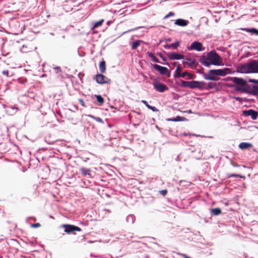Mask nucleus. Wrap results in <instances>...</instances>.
Here are the masks:
<instances>
[{
  "label": "nucleus",
  "instance_id": "1",
  "mask_svg": "<svg viewBox=\"0 0 258 258\" xmlns=\"http://www.w3.org/2000/svg\"><path fill=\"white\" fill-rule=\"evenodd\" d=\"M180 85L181 87H187L191 89H198L200 90H209L217 87V84L214 82H209L207 84L203 81H186L182 80L180 81Z\"/></svg>",
  "mask_w": 258,
  "mask_h": 258
},
{
  "label": "nucleus",
  "instance_id": "2",
  "mask_svg": "<svg viewBox=\"0 0 258 258\" xmlns=\"http://www.w3.org/2000/svg\"><path fill=\"white\" fill-rule=\"evenodd\" d=\"M200 62L205 67H209L211 64L220 66L222 59L219 55L215 51L212 50L208 52L206 55H202Z\"/></svg>",
  "mask_w": 258,
  "mask_h": 258
},
{
  "label": "nucleus",
  "instance_id": "3",
  "mask_svg": "<svg viewBox=\"0 0 258 258\" xmlns=\"http://www.w3.org/2000/svg\"><path fill=\"white\" fill-rule=\"evenodd\" d=\"M240 70L243 73H258V59L249 60L241 66Z\"/></svg>",
  "mask_w": 258,
  "mask_h": 258
},
{
  "label": "nucleus",
  "instance_id": "4",
  "mask_svg": "<svg viewBox=\"0 0 258 258\" xmlns=\"http://www.w3.org/2000/svg\"><path fill=\"white\" fill-rule=\"evenodd\" d=\"M229 80L232 81L234 84L240 86L236 88V90L241 92H249L250 87L246 83V81L241 78L230 77Z\"/></svg>",
  "mask_w": 258,
  "mask_h": 258
},
{
  "label": "nucleus",
  "instance_id": "5",
  "mask_svg": "<svg viewBox=\"0 0 258 258\" xmlns=\"http://www.w3.org/2000/svg\"><path fill=\"white\" fill-rule=\"evenodd\" d=\"M94 79L99 84H110L111 80L101 74H97L94 77Z\"/></svg>",
  "mask_w": 258,
  "mask_h": 258
},
{
  "label": "nucleus",
  "instance_id": "6",
  "mask_svg": "<svg viewBox=\"0 0 258 258\" xmlns=\"http://www.w3.org/2000/svg\"><path fill=\"white\" fill-rule=\"evenodd\" d=\"M231 70L229 68H224L223 69L210 70V73H213L215 76H225L227 74L231 73Z\"/></svg>",
  "mask_w": 258,
  "mask_h": 258
},
{
  "label": "nucleus",
  "instance_id": "7",
  "mask_svg": "<svg viewBox=\"0 0 258 258\" xmlns=\"http://www.w3.org/2000/svg\"><path fill=\"white\" fill-rule=\"evenodd\" d=\"M153 68L158 71L161 75H166L168 77H170V71L168 69L164 67L159 66L157 64H154L153 65Z\"/></svg>",
  "mask_w": 258,
  "mask_h": 258
},
{
  "label": "nucleus",
  "instance_id": "8",
  "mask_svg": "<svg viewBox=\"0 0 258 258\" xmlns=\"http://www.w3.org/2000/svg\"><path fill=\"white\" fill-rule=\"evenodd\" d=\"M188 50H196L198 51H201L205 50V48L203 47L202 44L198 41L193 42L190 46L187 47Z\"/></svg>",
  "mask_w": 258,
  "mask_h": 258
},
{
  "label": "nucleus",
  "instance_id": "9",
  "mask_svg": "<svg viewBox=\"0 0 258 258\" xmlns=\"http://www.w3.org/2000/svg\"><path fill=\"white\" fill-rule=\"evenodd\" d=\"M62 227L65 228L64 231L68 233H71L75 231H81L80 228L72 225L64 224L62 225Z\"/></svg>",
  "mask_w": 258,
  "mask_h": 258
},
{
  "label": "nucleus",
  "instance_id": "10",
  "mask_svg": "<svg viewBox=\"0 0 258 258\" xmlns=\"http://www.w3.org/2000/svg\"><path fill=\"white\" fill-rule=\"evenodd\" d=\"M154 89L159 92L162 93L168 90L167 86L159 82H155L153 84Z\"/></svg>",
  "mask_w": 258,
  "mask_h": 258
},
{
  "label": "nucleus",
  "instance_id": "11",
  "mask_svg": "<svg viewBox=\"0 0 258 258\" xmlns=\"http://www.w3.org/2000/svg\"><path fill=\"white\" fill-rule=\"evenodd\" d=\"M243 115L245 116H250L252 120H255L258 116V112L250 109L243 111Z\"/></svg>",
  "mask_w": 258,
  "mask_h": 258
},
{
  "label": "nucleus",
  "instance_id": "12",
  "mask_svg": "<svg viewBox=\"0 0 258 258\" xmlns=\"http://www.w3.org/2000/svg\"><path fill=\"white\" fill-rule=\"evenodd\" d=\"M167 56L169 59L170 60H180L181 59H183L184 57V56L182 54L178 53L176 52H168L167 54Z\"/></svg>",
  "mask_w": 258,
  "mask_h": 258
},
{
  "label": "nucleus",
  "instance_id": "13",
  "mask_svg": "<svg viewBox=\"0 0 258 258\" xmlns=\"http://www.w3.org/2000/svg\"><path fill=\"white\" fill-rule=\"evenodd\" d=\"M187 61L183 60L182 63L185 67L186 66H188L191 69H195L197 66V62L195 59L186 58Z\"/></svg>",
  "mask_w": 258,
  "mask_h": 258
},
{
  "label": "nucleus",
  "instance_id": "14",
  "mask_svg": "<svg viewBox=\"0 0 258 258\" xmlns=\"http://www.w3.org/2000/svg\"><path fill=\"white\" fill-rule=\"evenodd\" d=\"M214 76L215 75L213 73H210V70L208 74H204L203 75L204 78L206 80L217 81L219 78L215 77Z\"/></svg>",
  "mask_w": 258,
  "mask_h": 258
},
{
  "label": "nucleus",
  "instance_id": "15",
  "mask_svg": "<svg viewBox=\"0 0 258 258\" xmlns=\"http://www.w3.org/2000/svg\"><path fill=\"white\" fill-rule=\"evenodd\" d=\"M188 23H189V22L187 20H184L182 19H177L175 21V22H174V24H175L177 26H182V27H184V26H187Z\"/></svg>",
  "mask_w": 258,
  "mask_h": 258
},
{
  "label": "nucleus",
  "instance_id": "16",
  "mask_svg": "<svg viewBox=\"0 0 258 258\" xmlns=\"http://www.w3.org/2000/svg\"><path fill=\"white\" fill-rule=\"evenodd\" d=\"M82 174L84 176H89L91 177V169H87L84 167H81L80 169Z\"/></svg>",
  "mask_w": 258,
  "mask_h": 258
},
{
  "label": "nucleus",
  "instance_id": "17",
  "mask_svg": "<svg viewBox=\"0 0 258 258\" xmlns=\"http://www.w3.org/2000/svg\"><path fill=\"white\" fill-rule=\"evenodd\" d=\"M252 145L251 143L247 142H242L239 144V148L241 150H245L252 147Z\"/></svg>",
  "mask_w": 258,
  "mask_h": 258
},
{
  "label": "nucleus",
  "instance_id": "18",
  "mask_svg": "<svg viewBox=\"0 0 258 258\" xmlns=\"http://www.w3.org/2000/svg\"><path fill=\"white\" fill-rule=\"evenodd\" d=\"M185 118L183 117H180L179 116H177L176 117L173 118H168L166 119L167 121H183L185 120Z\"/></svg>",
  "mask_w": 258,
  "mask_h": 258
},
{
  "label": "nucleus",
  "instance_id": "19",
  "mask_svg": "<svg viewBox=\"0 0 258 258\" xmlns=\"http://www.w3.org/2000/svg\"><path fill=\"white\" fill-rule=\"evenodd\" d=\"M247 93H250L254 95H258V86L253 85L252 86V89L250 88L249 92H248Z\"/></svg>",
  "mask_w": 258,
  "mask_h": 258
},
{
  "label": "nucleus",
  "instance_id": "20",
  "mask_svg": "<svg viewBox=\"0 0 258 258\" xmlns=\"http://www.w3.org/2000/svg\"><path fill=\"white\" fill-rule=\"evenodd\" d=\"M142 102L144 103L147 107L152 110L153 111L157 112L158 111V109L156 107L150 105L147 101L143 100H142Z\"/></svg>",
  "mask_w": 258,
  "mask_h": 258
},
{
  "label": "nucleus",
  "instance_id": "21",
  "mask_svg": "<svg viewBox=\"0 0 258 258\" xmlns=\"http://www.w3.org/2000/svg\"><path fill=\"white\" fill-rule=\"evenodd\" d=\"M99 67V70H100L101 73L103 74L105 72L106 64H105V62L104 60H103L100 62Z\"/></svg>",
  "mask_w": 258,
  "mask_h": 258
},
{
  "label": "nucleus",
  "instance_id": "22",
  "mask_svg": "<svg viewBox=\"0 0 258 258\" xmlns=\"http://www.w3.org/2000/svg\"><path fill=\"white\" fill-rule=\"evenodd\" d=\"M242 30L245 31L247 32H250L251 34H254L256 35H258V30H256L255 28H243L242 29Z\"/></svg>",
  "mask_w": 258,
  "mask_h": 258
},
{
  "label": "nucleus",
  "instance_id": "23",
  "mask_svg": "<svg viewBox=\"0 0 258 258\" xmlns=\"http://www.w3.org/2000/svg\"><path fill=\"white\" fill-rule=\"evenodd\" d=\"M135 220V217L133 215H129L126 218V221L130 224H133Z\"/></svg>",
  "mask_w": 258,
  "mask_h": 258
},
{
  "label": "nucleus",
  "instance_id": "24",
  "mask_svg": "<svg viewBox=\"0 0 258 258\" xmlns=\"http://www.w3.org/2000/svg\"><path fill=\"white\" fill-rule=\"evenodd\" d=\"M148 55L152 59V60L154 62L161 63V62L159 60V59L155 56V55L150 52H147Z\"/></svg>",
  "mask_w": 258,
  "mask_h": 258
},
{
  "label": "nucleus",
  "instance_id": "25",
  "mask_svg": "<svg viewBox=\"0 0 258 258\" xmlns=\"http://www.w3.org/2000/svg\"><path fill=\"white\" fill-rule=\"evenodd\" d=\"M211 212L213 215L217 216L221 213V210L220 208H214L211 210Z\"/></svg>",
  "mask_w": 258,
  "mask_h": 258
},
{
  "label": "nucleus",
  "instance_id": "26",
  "mask_svg": "<svg viewBox=\"0 0 258 258\" xmlns=\"http://www.w3.org/2000/svg\"><path fill=\"white\" fill-rule=\"evenodd\" d=\"M97 99V101L99 105H102L104 102V98L100 95H95Z\"/></svg>",
  "mask_w": 258,
  "mask_h": 258
},
{
  "label": "nucleus",
  "instance_id": "27",
  "mask_svg": "<svg viewBox=\"0 0 258 258\" xmlns=\"http://www.w3.org/2000/svg\"><path fill=\"white\" fill-rule=\"evenodd\" d=\"M179 42H176L170 44L169 45H167V46H165V48H173L174 49H175L179 46Z\"/></svg>",
  "mask_w": 258,
  "mask_h": 258
},
{
  "label": "nucleus",
  "instance_id": "28",
  "mask_svg": "<svg viewBox=\"0 0 258 258\" xmlns=\"http://www.w3.org/2000/svg\"><path fill=\"white\" fill-rule=\"evenodd\" d=\"M141 42H142V41L140 40H138L133 42L132 46V48L133 49H137V48L140 45Z\"/></svg>",
  "mask_w": 258,
  "mask_h": 258
},
{
  "label": "nucleus",
  "instance_id": "29",
  "mask_svg": "<svg viewBox=\"0 0 258 258\" xmlns=\"http://www.w3.org/2000/svg\"><path fill=\"white\" fill-rule=\"evenodd\" d=\"M104 22V20L101 19L97 22H95L93 23V28H97L102 25V23Z\"/></svg>",
  "mask_w": 258,
  "mask_h": 258
},
{
  "label": "nucleus",
  "instance_id": "30",
  "mask_svg": "<svg viewBox=\"0 0 258 258\" xmlns=\"http://www.w3.org/2000/svg\"><path fill=\"white\" fill-rule=\"evenodd\" d=\"M89 116L91 118H92V119H93L94 120H95V121H96L97 122L102 123H103V121L102 119L99 117H95L92 115H89Z\"/></svg>",
  "mask_w": 258,
  "mask_h": 258
},
{
  "label": "nucleus",
  "instance_id": "31",
  "mask_svg": "<svg viewBox=\"0 0 258 258\" xmlns=\"http://www.w3.org/2000/svg\"><path fill=\"white\" fill-rule=\"evenodd\" d=\"M182 70V68L180 67V66H178L174 74V77H179V74H181L180 72Z\"/></svg>",
  "mask_w": 258,
  "mask_h": 258
},
{
  "label": "nucleus",
  "instance_id": "32",
  "mask_svg": "<svg viewBox=\"0 0 258 258\" xmlns=\"http://www.w3.org/2000/svg\"><path fill=\"white\" fill-rule=\"evenodd\" d=\"M240 177V178H245V176H241V175H239V174H236L232 173V174H229L228 175V177Z\"/></svg>",
  "mask_w": 258,
  "mask_h": 258
},
{
  "label": "nucleus",
  "instance_id": "33",
  "mask_svg": "<svg viewBox=\"0 0 258 258\" xmlns=\"http://www.w3.org/2000/svg\"><path fill=\"white\" fill-rule=\"evenodd\" d=\"M20 51L23 53H26L30 51L29 49L27 48V46H25V45H23L22 47L20 48Z\"/></svg>",
  "mask_w": 258,
  "mask_h": 258
},
{
  "label": "nucleus",
  "instance_id": "34",
  "mask_svg": "<svg viewBox=\"0 0 258 258\" xmlns=\"http://www.w3.org/2000/svg\"><path fill=\"white\" fill-rule=\"evenodd\" d=\"M187 79H189V80L194 79L196 78V76L194 74H191V73H189L188 72H187Z\"/></svg>",
  "mask_w": 258,
  "mask_h": 258
},
{
  "label": "nucleus",
  "instance_id": "35",
  "mask_svg": "<svg viewBox=\"0 0 258 258\" xmlns=\"http://www.w3.org/2000/svg\"><path fill=\"white\" fill-rule=\"evenodd\" d=\"M187 72L185 71L184 72H183L182 73L179 74V77L178 78H185L186 76H187Z\"/></svg>",
  "mask_w": 258,
  "mask_h": 258
},
{
  "label": "nucleus",
  "instance_id": "36",
  "mask_svg": "<svg viewBox=\"0 0 258 258\" xmlns=\"http://www.w3.org/2000/svg\"><path fill=\"white\" fill-rule=\"evenodd\" d=\"M175 14L173 13V12H169L167 15H166L165 17H164V19H167L169 17H171V16H174Z\"/></svg>",
  "mask_w": 258,
  "mask_h": 258
},
{
  "label": "nucleus",
  "instance_id": "37",
  "mask_svg": "<svg viewBox=\"0 0 258 258\" xmlns=\"http://www.w3.org/2000/svg\"><path fill=\"white\" fill-rule=\"evenodd\" d=\"M18 80V81L19 82V83H22V84H24L25 82H27V80L26 79H24V78H19L18 79H17Z\"/></svg>",
  "mask_w": 258,
  "mask_h": 258
},
{
  "label": "nucleus",
  "instance_id": "38",
  "mask_svg": "<svg viewBox=\"0 0 258 258\" xmlns=\"http://www.w3.org/2000/svg\"><path fill=\"white\" fill-rule=\"evenodd\" d=\"M31 226V227H33V228H38L40 226V224L39 223H34V224H32Z\"/></svg>",
  "mask_w": 258,
  "mask_h": 258
},
{
  "label": "nucleus",
  "instance_id": "39",
  "mask_svg": "<svg viewBox=\"0 0 258 258\" xmlns=\"http://www.w3.org/2000/svg\"><path fill=\"white\" fill-rule=\"evenodd\" d=\"M159 192L163 196H165L167 193V190L166 189H164V190H161L160 191H159Z\"/></svg>",
  "mask_w": 258,
  "mask_h": 258
},
{
  "label": "nucleus",
  "instance_id": "40",
  "mask_svg": "<svg viewBox=\"0 0 258 258\" xmlns=\"http://www.w3.org/2000/svg\"><path fill=\"white\" fill-rule=\"evenodd\" d=\"M249 82H250V83H255V84H258V80H255V79H250L249 80Z\"/></svg>",
  "mask_w": 258,
  "mask_h": 258
},
{
  "label": "nucleus",
  "instance_id": "41",
  "mask_svg": "<svg viewBox=\"0 0 258 258\" xmlns=\"http://www.w3.org/2000/svg\"><path fill=\"white\" fill-rule=\"evenodd\" d=\"M54 69L55 70L56 73H58L59 72H61L60 68L58 67H55Z\"/></svg>",
  "mask_w": 258,
  "mask_h": 258
},
{
  "label": "nucleus",
  "instance_id": "42",
  "mask_svg": "<svg viewBox=\"0 0 258 258\" xmlns=\"http://www.w3.org/2000/svg\"><path fill=\"white\" fill-rule=\"evenodd\" d=\"M27 70L25 69H23L22 67H19V72L22 73L23 72H24L25 73L27 72Z\"/></svg>",
  "mask_w": 258,
  "mask_h": 258
},
{
  "label": "nucleus",
  "instance_id": "43",
  "mask_svg": "<svg viewBox=\"0 0 258 258\" xmlns=\"http://www.w3.org/2000/svg\"><path fill=\"white\" fill-rule=\"evenodd\" d=\"M79 101L81 103V105L83 106H85V102L82 99H79Z\"/></svg>",
  "mask_w": 258,
  "mask_h": 258
},
{
  "label": "nucleus",
  "instance_id": "44",
  "mask_svg": "<svg viewBox=\"0 0 258 258\" xmlns=\"http://www.w3.org/2000/svg\"><path fill=\"white\" fill-rule=\"evenodd\" d=\"M182 256L184 258H191L185 254H182Z\"/></svg>",
  "mask_w": 258,
  "mask_h": 258
},
{
  "label": "nucleus",
  "instance_id": "45",
  "mask_svg": "<svg viewBox=\"0 0 258 258\" xmlns=\"http://www.w3.org/2000/svg\"><path fill=\"white\" fill-rule=\"evenodd\" d=\"M3 74H4V75H8V71H4L3 72Z\"/></svg>",
  "mask_w": 258,
  "mask_h": 258
},
{
  "label": "nucleus",
  "instance_id": "46",
  "mask_svg": "<svg viewBox=\"0 0 258 258\" xmlns=\"http://www.w3.org/2000/svg\"><path fill=\"white\" fill-rule=\"evenodd\" d=\"M139 28H139H135V29L128 30V31H127V32H131V31H135V30H136L138 29Z\"/></svg>",
  "mask_w": 258,
  "mask_h": 258
},
{
  "label": "nucleus",
  "instance_id": "47",
  "mask_svg": "<svg viewBox=\"0 0 258 258\" xmlns=\"http://www.w3.org/2000/svg\"><path fill=\"white\" fill-rule=\"evenodd\" d=\"M161 58L163 61H166V58L164 56H162Z\"/></svg>",
  "mask_w": 258,
  "mask_h": 258
},
{
  "label": "nucleus",
  "instance_id": "48",
  "mask_svg": "<svg viewBox=\"0 0 258 258\" xmlns=\"http://www.w3.org/2000/svg\"><path fill=\"white\" fill-rule=\"evenodd\" d=\"M145 258H149V256L148 255H146Z\"/></svg>",
  "mask_w": 258,
  "mask_h": 258
},
{
  "label": "nucleus",
  "instance_id": "49",
  "mask_svg": "<svg viewBox=\"0 0 258 258\" xmlns=\"http://www.w3.org/2000/svg\"><path fill=\"white\" fill-rule=\"evenodd\" d=\"M159 56H160V57H161V56H162L163 55L162 54H160Z\"/></svg>",
  "mask_w": 258,
  "mask_h": 258
},
{
  "label": "nucleus",
  "instance_id": "50",
  "mask_svg": "<svg viewBox=\"0 0 258 258\" xmlns=\"http://www.w3.org/2000/svg\"><path fill=\"white\" fill-rule=\"evenodd\" d=\"M165 64L169 66V64L168 63H166Z\"/></svg>",
  "mask_w": 258,
  "mask_h": 258
},
{
  "label": "nucleus",
  "instance_id": "51",
  "mask_svg": "<svg viewBox=\"0 0 258 258\" xmlns=\"http://www.w3.org/2000/svg\"><path fill=\"white\" fill-rule=\"evenodd\" d=\"M12 109L14 110L16 109V108L15 107H12Z\"/></svg>",
  "mask_w": 258,
  "mask_h": 258
},
{
  "label": "nucleus",
  "instance_id": "52",
  "mask_svg": "<svg viewBox=\"0 0 258 258\" xmlns=\"http://www.w3.org/2000/svg\"><path fill=\"white\" fill-rule=\"evenodd\" d=\"M109 23H110V22H109V21H108V22H107V24H108V25H109Z\"/></svg>",
  "mask_w": 258,
  "mask_h": 258
},
{
  "label": "nucleus",
  "instance_id": "53",
  "mask_svg": "<svg viewBox=\"0 0 258 258\" xmlns=\"http://www.w3.org/2000/svg\"><path fill=\"white\" fill-rule=\"evenodd\" d=\"M188 112H191V110H189L188 111Z\"/></svg>",
  "mask_w": 258,
  "mask_h": 258
},
{
  "label": "nucleus",
  "instance_id": "54",
  "mask_svg": "<svg viewBox=\"0 0 258 258\" xmlns=\"http://www.w3.org/2000/svg\"><path fill=\"white\" fill-rule=\"evenodd\" d=\"M23 172H24V171H25V169H23Z\"/></svg>",
  "mask_w": 258,
  "mask_h": 258
},
{
  "label": "nucleus",
  "instance_id": "55",
  "mask_svg": "<svg viewBox=\"0 0 258 258\" xmlns=\"http://www.w3.org/2000/svg\"><path fill=\"white\" fill-rule=\"evenodd\" d=\"M33 218V219H34V220H36V219H35V218Z\"/></svg>",
  "mask_w": 258,
  "mask_h": 258
}]
</instances>
